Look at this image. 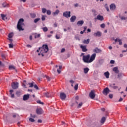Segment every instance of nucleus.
I'll return each instance as SVG.
<instances>
[{
    "label": "nucleus",
    "mask_w": 127,
    "mask_h": 127,
    "mask_svg": "<svg viewBox=\"0 0 127 127\" xmlns=\"http://www.w3.org/2000/svg\"><path fill=\"white\" fill-rule=\"evenodd\" d=\"M36 113L37 115H42L43 114V110L42 108H37L36 110Z\"/></svg>",
    "instance_id": "0eeeda50"
},
{
    "label": "nucleus",
    "mask_w": 127,
    "mask_h": 127,
    "mask_svg": "<svg viewBox=\"0 0 127 127\" xmlns=\"http://www.w3.org/2000/svg\"><path fill=\"white\" fill-rule=\"evenodd\" d=\"M0 67H4V64L2 63V62L0 64Z\"/></svg>",
    "instance_id": "680f3d73"
},
{
    "label": "nucleus",
    "mask_w": 127,
    "mask_h": 127,
    "mask_svg": "<svg viewBox=\"0 0 127 127\" xmlns=\"http://www.w3.org/2000/svg\"><path fill=\"white\" fill-rule=\"evenodd\" d=\"M2 6H3V7H7L8 6V4L4 2L2 3Z\"/></svg>",
    "instance_id": "473e14b6"
},
{
    "label": "nucleus",
    "mask_w": 127,
    "mask_h": 127,
    "mask_svg": "<svg viewBox=\"0 0 127 127\" xmlns=\"http://www.w3.org/2000/svg\"><path fill=\"white\" fill-rule=\"evenodd\" d=\"M82 105H83V103L82 102L80 103L77 106V108L80 109V108H81V107H82Z\"/></svg>",
    "instance_id": "c03bdc74"
},
{
    "label": "nucleus",
    "mask_w": 127,
    "mask_h": 127,
    "mask_svg": "<svg viewBox=\"0 0 127 127\" xmlns=\"http://www.w3.org/2000/svg\"><path fill=\"white\" fill-rule=\"evenodd\" d=\"M89 70L90 69L88 67H85L83 69L84 74H87Z\"/></svg>",
    "instance_id": "a878e982"
},
{
    "label": "nucleus",
    "mask_w": 127,
    "mask_h": 127,
    "mask_svg": "<svg viewBox=\"0 0 127 127\" xmlns=\"http://www.w3.org/2000/svg\"><path fill=\"white\" fill-rule=\"evenodd\" d=\"M104 75L105 76L106 78H107V79H109L110 77V72H109V71L105 72L104 73Z\"/></svg>",
    "instance_id": "b1692460"
},
{
    "label": "nucleus",
    "mask_w": 127,
    "mask_h": 127,
    "mask_svg": "<svg viewBox=\"0 0 127 127\" xmlns=\"http://www.w3.org/2000/svg\"><path fill=\"white\" fill-rule=\"evenodd\" d=\"M104 63V60H100L99 61V64L100 65H102V64Z\"/></svg>",
    "instance_id": "ea45409f"
},
{
    "label": "nucleus",
    "mask_w": 127,
    "mask_h": 127,
    "mask_svg": "<svg viewBox=\"0 0 127 127\" xmlns=\"http://www.w3.org/2000/svg\"><path fill=\"white\" fill-rule=\"evenodd\" d=\"M18 85L19 83L17 82H13L11 83V88L13 90H16V89H18Z\"/></svg>",
    "instance_id": "39448f33"
},
{
    "label": "nucleus",
    "mask_w": 127,
    "mask_h": 127,
    "mask_svg": "<svg viewBox=\"0 0 127 127\" xmlns=\"http://www.w3.org/2000/svg\"><path fill=\"white\" fill-rule=\"evenodd\" d=\"M42 12H43V13H46V8H42Z\"/></svg>",
    "instance_id": "864d4df0"
},
{
    "label": "nucleus",
    "mask_w": 127,
    "mask_h": 127,
    "mask_svg": "<svg viewBox=\"0 0 127 127\" xmlns=\"http://www.w3.org/2000/svg\"><path fill=\"white\" fill-rule=\"evenodd\" d=\"M63 15L64 17H66V18H69L71 17V11H66L63 12Z\"/></svg>",
    "instance_id": "20e7f679"
},
{
    "label": "nucleus",
    "mask_w": 127,
    "mask_h": 127,
    "mask_svg": "<svg viewBox=\"0 0 127 127\" xmlns=\"http://www.w3.org/2000/svg\"><path fill=\"white\" fill-rule=\"evenodd\" d=\"M38 123L41 124V123H42V120H41L40 119L38 120Z\"/></svg>",
    "instance_id": "338daca9"
},
{
    "label": "nucleus",
    "mask_w": 127,
    "mask_h": 127,
    "mask_svg": "<svg viewBox=\"0 0 127 127\" xmlns=\"http://www.w3.org/2000/svg\"><path fill=\"white\" fill-rule=\"evenodd\" d=\"M110 8L111 10H115L117 8V6H116L115 3H112L110 5Z\"/></svg>",
    "instance_id": "4468645a"
},
{
    "label": "nucleus",
    "mask_w": 127,
    "mask_h": 127,
    "mask_svg": "<svg viewBox=\"0 0 127 127\" xmlns=\"http://www.w3.org/2000/svg\"><path fill=\"white\" fill-rule=\"evenodd\" d=\"M76 18H77V17L75 15H73L70 17V22H75V21L76 20Z\"/></svg>",
    "instance_id": "f3484780"
},
{
    "label": "nucleus",
    "mask_w": 127,
    "mask_h": 127,
    "mask_svg": "<svg viewBox=\"0 0 127 127\" xmlns=\"http://www.w3.org/2000/svg\"><path fill=\"white\" fill-rule=\"evenodd\" d=\"M59 12H60V11L59 9H57L55 12H54L53 13V15H54V16H55V15H58V14L59 13Z\"/></svg>",
    "instance_id": "4be33fe9"
},
{
    "label": "nucleus",
    "mask_w": 127,
    "mask_h": 127,
    "mask_svg": "<svg viewBox=\"0 0 127 127\" xmlns=\"http://www.w3.org/2000/svg\"><path fill=\"white\" fill-rule=\"evenodd\" d=\"M8 45H9V48H13V43L9 44Z\"/></svg>",
    "instance_id": "a18cd8bd"
},
{
    "label": "nucleus",
    "mask_w": 127,
    "mask_h": 127,
    "mask_svg": "<svg viewBox=\"0 0 127 127\" xmlns=\"http://www.w3.org/2000/svg\"><path fill=\"white\" fill-rule=\"evenodd\" d=\"M41 50V51H44L45 53H47L48 51L49 50V48H48V45L45 44L43 45L42 47H39V50Z\"/></svg>",
    "instance_id": "7ed1b4c3"
},
{
    "label": "nucleus",
    "mask_w": 127,
    "mask_h": 127,
    "mask_svg": "<svg viewBox=\"0 0 127 127\" xmlns=\"http://www.w3.org/2000/svg\"><path fill=\"white\" fill-rule=\"evenodd\" d=\"M75 39H76V40H78V41H80V38L77 35L75 36Z\"/></svg>",
    "instance_id": "3c124183"
},
{
    "label": "nucleus",
    "mask_w": 127,
    "mask_h": 127,
    "mask_svg": "<svg viewBox=\"0 0 127 127\" xmlns=\"http://www.w3.org/2000/svg\"><path fill=\"white\" fill-rule=\"evenodd\" d=\"M96 53H94L90 56L89 59L90 60L91 63H92V62H93V61H94V60H95L96 59Z\"/></svg>",
    "instance_id": "f8f14e48"
},
{
    "label": "nucleus",
    "mask_w": 127,
    "mask_h": 127,
    "mask_svg": "<svg viewBox=\"0 0 127 127\" xmlns=\"http://www.w3.org/2000/svg\"><path fill=\"white\" fill-rule=\"evenodd\" d=\"M26 47H28V48H31L32 47V46H31L29 44H28L26 45Z\"/></svg>",
    "instance_id": "bf43d9fd"
},
{
    "label": "nucleus",
    "mask_w": 127,
    "mask_h": 127,
    "mask_svg": "<svg viewBox=\"0 0 127 127\" xmlns=\"http://www.w3.org/2000/svg\"><path fill=\"white\" fill-rule=\"evenodd\" d=\"M83 43L84 44H89L90 43V39H87V40H84Z\"/></svg>",
    "instance_id": "bb28decb"
},
{
    "label": "nucleus",
    "mask_w": 127,
    "mask_h": 127,
    "mask_svg": "<svg viewBox=\"0 0 127 127\" xmlns=\"http://www.w3.org/2000/svg\"><path fill=\"white\" fill-rule=\"evenodd\" d=\"M37 104H40V105H44V103L41 102L40 100H38L37 101Z\"/></svg>",
    "instance_id": "4c0bfd02"
},
{
    "label": "nucleus",
    "mask_w": 127,
    "mask_h": 127,
    "mask_svg": "<svg viewBox=\"0 0 127 127\" xmlns=\"http://www.w3.org/2000/svg\"><path fill=\"white\" fill-rule=\"evenodd\" d=\"M100 27L101 28H105V27H106V24H105V23H102L100 25Z\"/></svg>",
    "instance_id": "a19ab883"
},
{
    "label": "nucleus",
    "mask_w": 127,
    "mask_h": 127,
    "mask_svg": "<svg viewBox=\"0 0 127 127\" xmlns=\"http://www.w3.org/2000/svg\"><path fill=\"white\" fill-rule=\"evenodd\" d=\"M76 24L78 25V26H82V25L84 24V20L78 21Z\"/></svg>",
    "instance_id": "a211bd4d"
},
{
    "label": "nucleus",
    "mask_w": 127,
    "mask_h": 127,
    "mask_svg": "<svg viewBox=\"0 0 127 127\" xmlns=\"http://www.w3.org/2000/svg\"><path fill=\"white\" fill-rule=\"evenodd\" d=\"M39 20H40V18H37L34 19V22L35 23H37V22H38V21H39Z\"/></svg>",
    "instance_id": "f704fd0d"
},
{
    "label": "nucleus",
    "mask_w": 127,
    "mask_h": 127,
    "mask_svg": "<svg viewBox=\"0 0 127 127\" xmlns=\"http://www.w3.org/2000/svg\"><path fill=\"white\" fill-rule=\"evenodd\" d=\"M47 14L50 15V14H51V11L50 10H47Z\"/></svg>",
    "instance_id": "de8ad7c7"
},
{
    "label": "nucleus",
    "mask_w": 127,
    "mask_h": 127,
    "mask_svg": "<svg viewBox=\"0 0 127 127\" xmlns=\"http://www.w3.org/2000/svg\"><path fill=\"white\" fill-rule=\"evenodd\" d=\"M95 20L97 19L98 20H100V21H103L104 20V16L101 15L100 14H99L97 17H95L94 18Z\"/></svg>",
    "instance_id": "9d476101"
},
{
    "label": "nucleus",
    "mask_w": 127,
    "mask_h": 127,
    "mask_svg": "<svg viewBox=\"0 0 127 127\" xmlns=\"http://www.w3.org/2000/svg\"><path fill=\"white\" fill-rule=\"evenodd\" d=\"M80 48L82 49V52H87L88 49H87V46H83V45H80Z\"/></svg>",
    "instance_id": "9b49d317"
},
{
    "label": "nucleus",
    "mask_w": 127,
    "mask_h": 127,
    "mask_svg": "<svg viewBox=\"0 0 127 127\" xmlns=\"http://www.w3.org/2000/svg\"><path fill=\"white\" fill-rule=\"evenodd\" d=\"M28 99H29V94H25L23 95V101H27V100H28Z\"/></svg>",
    "instance_id": "dca6fc26"
},
{
    "label": "nucleus",
    "mask_w": 127,
    "mask_h": 127,
    "mask_svg": "<svg viewBox=\"0 0 127 127\" xmlns=\"http://www.w3.org/2000/svg\"><path fill=\"white\" fill-rule=\"evenodd\" d=\"M30 117H31V118H36V115H32V114H30Z\"/></svg>",
    "instance_id": "4d7b16f0"
},
{
    "label": "nucleus",
    "mask_w": 127,
    "mask_h": 127,
    "mask_svg": "<svg viewBox=\"0 0 127 127\" xmlns=\"http://www.w3.org/2000/svg\"><path fill=\"white\" fill-rule=\"evenodd\" d=\"M42 29L44 32L48 31V28L47 27H44L42 28Z\"/></svg>",
    "instance_id": "c9c22d12"
},
{
    "label": "nucleus",
    "mask_w": 127,
    "mask_h": 127,
    "mask_svg": "<svg viewBox=\"0 0 127 127\" xmlns=\"http://www.w3.org/2000/svg\"><path fill=\"white\" fill-rule=\"evenodd\" d=\"M89 97L92 99H95V97H96V94H95V91L94 90H91L89 93Z\"/></svg>",
    "instance_id": "1a4fd4ad"
},
{
    "label": "nucleus",
    "mask_w": 127,
    "mask_h": 127,
    "mask_svg": "<svg viewBox=\"0 0 127 127\" xmlns=\"http://www.w3.org/2000/svg\"><path fill=\"white\" fill-rule=\"evenodd\" d=\"M16 117H19V115H18V114H17L16 113H13L12 114V118H13L14 119H15V118Z\"/></svg>",
    "instance_id": "2f4dec72"
},
{
    "label": "nucleus",
    "mask_w": 127,
    "mask_h": 127,
    "mask_svg": "<svg viewBox=\"0 0 127 127\" xmlns=\"http://www.w3.org/2000/svg\"><path fill=\"white\" fill-rule=\"evenodd\" d=\"M110 64H115V61L113 60H111L110 61Z\"/></svg>",
    "instance_id": "13d9d810"
},
{
    "label": "nucleus",
    "mask_w": 127,
    "mask_h": 127,
    "mask_svg": "<svg viewBox=\"0 0 127 127\" xmlns=\"http://www.w3.org/2000/svg\"><path fill=\"white\" fill-rule=\"evenodd\" d=\"M110 92H111V90H110V89L108 87H106L103 90V94H104V95H105V96H107L108 94H109V93H110Z\"/></svg>",
    "instance_id": "6e6552de"
},
{
    "label": "nucleus",
    "mask_w": 127,
    "mask_h": 127,
    "mask_svg": "<svg viewBox=\"0 0 127 127\" xmlns=\"http://www.w3.org/2000/svg\"><path fill=\"white\" fill-rule=\"evenodd\" d=\"M109 97L110 99H113V94H109Z\"/></svg>",
    "instance_id": "052dcab7"
},
{
    "label": "nucleus",
    "mask_w": 127,
    "mask_h": 127,
    "mask_svg": "<svg viewBox=\"0 0 127 127\" xmlns=\"http://www.w3.org/2000/svg\"><path fill=\"white\" fill-rule=\"evenodd\" d=\"M46 17V16L45 15H42V20L43 21H44V20H45V17Z\"/></svg>",
    "instance_id": "5fc2aeb1"
},
{
    "label": "nucleus",
    "mask_w": 127,
    "mask_h": 127,
    "mask_svg": "<svg viewBox=\"0 0 127 127\" xmlns=\"http://www.w3.org/2000/svg\"><path fill=\"white\" fill-rule=\"evenodd\" d=\"M45 96L46 98H50L51 97V93L50 92L45 93Z\"/></svg>",
    "instance_id": "cd10ccee"
},
{
    "label": "nucleus",
    "mask_w": 127,
    "mask_h": 127,
    "mask_svg": "<svg viewBox=\"0 0 127 127\" xmlns=\"http://www.w3.org/2000/svg\"><path fill=\"white\" fill-rule=\"evenodd\" d=\"M60 97L62 101H65V100L66 99V97H67V96L65 93H64V92H62L60 94Z\"/></svg>",
    "instance_id": "423d86ee"
},
{
    "label": "nucleus",
    "mask_w": 127,
    "mask_h": 127,
    "mask_svg": "<svg viewBox=\"0 0 127 127\" xmlns=\"http://www.w3.org/2000/svg\"><path fill=\"white\" fill-rule=\"evenodd\" d=\"M105 122H106V117H103L102 118L101 121H100V123L101 124H102V125L105 124Z\"/></svg>",
    "instance_id": "393cba45"
},
{
    "label": "nucleus",
    "mask_w": 127,
    "mask_h": 127,
    "mask_svg": "<svg viewBox=\"0 0 127 127\" xmlns=\"http://www.w3.org/2000/svg\"><path fill=\"white\" fill-rule=\"evenodd\" d=\"M28 85H30L29 88H32V87L34 86V82L32 81L31 83H29Z\"/></svg>",
    "instance_id": "c756f323"
},
{
    "label": "nucleus",
    "mask_w": 127,
    "mask_h": 127,
    "mask_svg": "<svg viewBox=\"0 0 127 127\" xmlns=\"http://www.w3.org/2000/svg\"><path fill=\"white\" fill-rule=\"evenodd\" d=\"M93 51L94 53H101V52H102V50L96 47L93 50Z\"/></svg>",
    "instance_id": "2eb2a0df"
},
{
    "label": "nucleus",
    "mask_w": 127,
    "mask_h": 127,
    "mask_svg": "<svg viewBox=\"0 0 127 127\" xmlns=\"http://www.w3.org/2000/svg\"><path fill=\"white\" fill-rule=\"evenodd\" d=\"M123 77H124V73L122 72L118 73V75L117 76L118 79H119V80H121V79H122Z\"/></svg>",
    "instance_id": "aec40b11"
},
{
    "label": "nucleus",
    "mask_w": 127,
    "mask_h": 127,
    "mask_svg": "<svg viewBox=\"0 0 127 127\" xmlns=\"http://www.w3.org/2000/svg\"><path fill=\"white\" fill-rule=\"evenodd\" d=\"M1 57L3 61H5V60H6V55H5V54H1Z\"/></svg>",
    "instance_id": "412c9836"
},
{
    "label": "nucleus",
    "mask_w": 127,
    "mask_h": 127,
    "mask_svg": "<svg viewBox=\"0 0 127 127\" xmlns=\"http://www.w3.org/2000/svg\"><path fill=\"white\" fill-rule=\"evenodd\" d=\"M94 127H98V122H96L95 123H94Z\"/></svg>",
    "instance_id": "0e129e2a"
},
{
    "label": "nucleus",
    "mask_w": 127,
    "mask_h": 127,
    "mask_svg": "<svg viewBox=\"0 0 127 127\" xmlns=\"http://www.w3.org/2000/svg\"><path fill=\"white\" fill-rule=\"evenodd\" d=\"M82 60L84 63H91V61L90 60V55L88 54L86 56H83Z\"/></svg>",
    "instance_id": "f03ea898"
},
{
    "label": "nucleus",
    "mask_w": 127,
    "mask_h": 127,
    "mask_svg": "<svg viewBox=\"0 0 127 127\" xmlns=\"http://www.w3.org/2000/svg\"><path fill=\"white\" fill-rule=\"evenodd\" d=\"M13 33H12V32H11V33H10L9 34H8V37L9 38H12V37H13Z\"/></svg>",
    "instance_id": "e433bc0d"
},
{
    "label": "nucleus",
    "mask_w": 127,
    "mask_h": 127,
    "mask_svg": "<svg viewBox=\"0 0 127 127\" xmlns=\"http://www.w3.org/2000/svg\"><path fill=\"white\" fill-rule=\"evenodd\" d=\"M9 70H12V69L15 70V67H14V66H13V65H9Z\"/></svg>",
    "instance_id": "72a5a7b5"
},
{
    "label": "nucleus",
    "mask_w": 127,
    "mask_h": 127,
    "mask_svg": "<svg viewBox=\"0 0 127 127\" xmlns=\"http://www.w3.org/2000/svg\"><path fill=\"white\" fill-rule=\"evenodd\" d=\"M87 33H88V32H91V29H90V28L87 29Z\"/></svg>",
    "instance_id": "774afa93"
},
{
    "label": "nucleus",
    "mask_w": 127,
    "mask_h": 127,
    "mask_svg": "<svg viewBox=\"0 0 127 127\" xmlns=\"http://www.w3.org/2000/svg\"><path fill=\"white\" fill-rule=\"evenodd\" d=\"M24 21V19H23V18L19 19V21H18L17 28L19 31L24 30V29L22 28V26L24 25V23H23Z\"/></svg>",
    "instance_id": "f257e3e1"
},
{
    "label": "nucleus",
    "mask_w": 127,
    "mask_h": 127,
    "mask_svg": "<svg viewBox=\"0 0 127 127\" xmlns=\"http://www.w3.org/2000/svg\"><path fill=\"white\" fill-rule=\"evenodd\" d=\"M16 96H18V97L19 96V95H20V91H17L16 92Z\"/></svg>",
    "instance_id": "8fccbe9b"
},
{
    "label": "nucleus",
    "mask_w": 127,
    "mask_h": 127,
    "mask_svg": "<svg viewBox=\"0 0 127 127\" xmlns=\"http://www.w3.org/2000/svg\"><path fill=\"white\" fill-rule=\"evenodd\" d=\"M41 35L40 34H37V35H35V38H39V37H40Z\"/></svg>",
    "instance_id": "603ef678"
},
{
    "label": "nucleus",
    "mask_w": 127,
    "mask_h": 127,
    "mask_svg": "<svg viewBox=\"0 0 127 127\" xmlns=\"http://www.w3.org/2000/svg\"><path fill=\"white\" fill-rule=\"evenodd\" d=\"M1 17L3 20H6L7 19L6 16L3 14H1Z\"/></svg>",
    "instance_id": "5701e85b"
},
{
    "label": "nucleus",
    "mask_w": 127,
    "mask_h": 127,
    "mask_svg": "<svg viewBox=\"0 0 127 127\" xmlns=\"http://www.w3.org/2000/svg\"><path fill=\"white\" fill-rule=\"evenodd\" d=\"M94 36L95 37H101L102 36V33L100 31H97L93 34Z\"/></svg>",
    "instance_id": "ddd939ff"
},
{
    "label": "nucleus",
    "mask_w": 127,
    "mask_h": 127,
    "mask_svg": "<svg viewBox=\"0 0 127 127\" xmlns=\"http://www.w3.org/2000/svg\"><path fill=\"white\" fill-rule=\"evenodd\" d=\"M105 7L107 11H110V9L109 8V7H108V4H105Z\"/></svg>",
    "instance_id": "58836bf2"
},
{
    "label": "nucleus",
    "mask_w": 127,
    "mask_h": 127,
    "mask_svg": "<svg viewBox=\"0 0 127 127\" xmlns=\"http://www.w3.org/2000/svg\"><path fill=\"white\" fill-rule=\"evenodd\" d=\"M113 71L115 72L116 74H119V73H120V70L117 66L113 68Z\"/></svg>",
    "instance_id": "6ab92c4d"
},
{
    "label": "nucleus",
    "mask_w": 127,
    "mask_h": 127,
    "mask_svg": "<svg viewBox=\"0 0 127 127\" xmlns=\"http://www.w3.org/2000/svg\"><path fill=\"white\" fill-rule=\"evenodd\" d=\"M44 77H45L48 81H50L51 79H50V77H49V76H47V75H45Z\"/></svg>",
    "instance_id": "6e6d98bb"
},
{
    "label": "nucleus",
    "mask_w": 127,
    "mask_h": 127,
    "mask_svg": "<svg viewBox=\"0 0 127 127\" xmlns=\"http://www.w3.org/2000/svg\"><path fill=\"white\" fill-rule=\"evenodd\" d=\"M69 82L71 83V84H74V83H75V81L73 80H70L69 81Z\"/></svg>",
    "instance_id": "e2e57ef3"
},
{
    "label": "nucleus",
    "mask_w": 127,
    "mask_h": 127,
    "mask_svg": "<svg viewBox=\"0 0 127 127\" xmlns=\"http://www.w3.org/2000/svg\"><path fill=\"white\" fill-rule=\"evenodd\" d=\"M78 84H76L74 87V90H75V91H77V90H78Z\"/></svg>",
    "instance_id": "49530a36"
},
{
    "label": "nucleus",
    "mask_w": 127,
    "mask_h": 127,
    "mask_svg": "<svg viewBox=\"0 0 127 127\" xmlns=\"http://www.w3.org/2000/svg\"><path fill=\"white\" fill-rule=\"evenodd\" d=\"M30 15L31 18H35V17H36V14H35V13H30Z\"/></svg>",
    "instance_id": "7c9ffc66"
},
{
    "label": "nucleus",
    "mask_w": 127,
    "mask_h": 127,
    "mask_svg": "<svg viewBox=\"0 0 127 127\" xmlns=\"http://www.w3.org/2000/svg\"><path fill=\"white\" fill-rule=\"evenodd\" d=\"M119 45H123V42L122 41L121 39L118 40Z\"/></svg>",
    "instance_id": "37998d69"
},
{
    "label": "nucleus",
    "mask_w": 127,
    "mask_h": 127,
    "mask_svg": "<svg viewBox=\"0 0 127 127\" xmlns=\"http://www.w3.org/2000/svg\"><path fill=\"white\" fill-rule=\"evenodd\" d=\"M109 86L111 88H113V89H114V90H116V89H118V88H119L118 86H113V85L112 84H110Z\"/></svg>",
    "instance_id": "c85d7f7f"
},
{
    "label": "nucleus",
    "mask_w": 127,
    "mask_h": 127,
    "mask_svg": "<svg viewBox=\"0 0 127 127\" xmlns=\"http://www.w3.org/2000/svg\"><path fill=\"white\" fill-rule=\"evenodd\" d=\"M61 52L62 53H63V52H65V49L63 48V49L61 50Z\"/></svg>",
    "instance_id": "69168bd1"
},
{
    "label": "nucleus",
    "mask_w": 127,
    "mask_h": 127,
    "mask_svg": "<svg viewBox=\"0 0 127 127\" xmlns=\"http://www.w3.org/2000/svg\"><path fill=\"white\" fill-rule=\"evenodd\" d=\"M29 122H31V123H34V122H35V120L32 118H29Z\"/></svg>",
    "instance_id": "79ce46f5"
},
{
    "label": "nucleus",
    "mask_w": 127,
    "mask_h": 127,
    "mask_svg": "<svg viewBox=\"0 0 127 127\" xmlns=\"http://www.w3.org/2000/svg\"><path fill=\"white\" fill-rule=\"evenodd\" d=\"M34 88L35 89H36V90H39V88L38 87V86L37 85H36V84H35V85H34Z\"/></svg>",
    "instance_id": "09e8293b"
}]
</instances>
